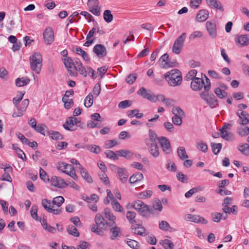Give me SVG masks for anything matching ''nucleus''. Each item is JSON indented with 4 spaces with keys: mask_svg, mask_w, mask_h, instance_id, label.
<instances>
[{
    "mask_svg": "<svg viewBox=\"0 0 249 249\" xmlns=\"http://www.w3.org/2000/svg\"><path fill=\"white\" fill-rule=\"evenodd\" d=\"M204 76L206 77V85L204 86V90L200 93V96L211 108H215L218 106V101L214 94L210 91L211 89L210 79L205 75Z\"/></svg>",
    "mask_w": 249,
    "mask_h": 249,
    "instance_id": "1",
    "label": "nucleus"
},
{
    "mask_svg": "<svg viewBox=\"0 0 249 249\" xmlns=\"http://www.w3.org/2000/svg\"><path fill=\"white\" fill-rule=\"evenodd\" d=\"M94 222L95 225L93 224L90 226L91 231L98 235H103V230H106L107 226H108L107 222L106 221L103 216L99 213L96 214Z\"/></svg>",
    "mask_w": 249,
    "mask_h": 249,
    "instance_id": "2",
    "label": "nucleus"
},
{
    "mask_svg": "<svg viewBox=\"0 0 249 249\" xmlns=\"http://www.w3.org/2000/svg\"><path fill=\"white\" fill-rule=\"evenodd\" d=\"M164 78L170 86H179L182 83V75L180 71L173 69L164 74Z\"/></svg>",
    "mask_w": 249,
    "mask_h": 249,
    "instance_id": "3",
    "label": "nucleus"
},
{
    "mask_svg": "<svg viewBox=\"0 0 249 249\" xmlns=\"http://www.w3.org/2000/svg\"><path fill=\"white\" fill-rule=\"evenodd\" d=\"M132 207L142 216L148 217L149 213L153 214L154 210L140 200L132 203Z\"/></svg>",
    "mask_w": 249,
    "mask_h": 249,
    "instance_id": "4",
    "label": "nucleus"
},
{
    "mask_svg": "<svg viewBox=\"0 0 249 249\" xmlns=\"http://www.w3.org/2000/svg\"><path fill=\"white\" fill-rule=\"evenodd\" d=\"M42 57L39 53H35L30 57L31 69L37 74L40 72L42 68Z\"/></svg>",
    "mask_w": 249,
    "mask_h": 249,
    "instance_id": "5",
    "label": "nucleus"
},
{
    "mask_svg": "<svg viewBox=\"0 0 249 249\" xmlns=\"http://www.w3.org/2000/svg\"><path fill=\"white\" fill-rule=\"evenodd\" d=\"M186 36V33H183L175 40L172 47V52L176 54L180 53L183 46Z\"/></svg>",
    "mask_w": 249,
    "mask_h": 249,
    "instance_id": "6",
    "label": "nucleus"
},
{
    "mask_svg": "<svg viewBox=\"0 0 249 249\" xmlns=\"http://www.w3.org/2000/svg\"><path fill=\"white\" fill-rule=\"evenodd\" d=\"M87 4L90 12L96 16L100 15L101 7L98 0H88Z\"/></svg>",
    "mask_w": 249,
    "mask_h": 249,
    "instance_id": "7",
    "label": "nucleus"
},
{
    "mask_svg": "<svg viewBox=\"0 0 249 249\" xmlns=\"http://www.w3.org/2000/svg\"><path fill=\"white\" fill-rule=\"evenodd\" d=\"M159 143L161 147L163 152L166 154L172 152V148L169 140L165 137H160L158 138Z\"/></svg>",
    "mask_w": 249,
    "mask_h": 249,
    "instance_id": "8",
    "label": "nucleus"
},
{
    "mask_svg": "<svg viewBox=\"0 0 249 249\" xmlns=\"http://www.w3.org/2000/svg\"><path fill=\"white\" fill-rule=\"evenodd\" d=\"M137 94L151 102H156V99L155 94L150 90H146L144 87H141L137 91Z\"/></svg>",
    "mask_w": 249,
    "mask_h": 249,
    "instance_id": "9",
    "label": "nucleus"
},
{
    "mask_svg": "<svg viewBox=\"0 0 249 249\" xmlns=\"http://www.w3.org/2000/svg\"><path fill=\"white\" fill-rule=\"evenodd\" d=\"M206 85V80L205 82L202 78H195L191 83V88L193 90L199 91L202 88L204 89V86Z\"/></svg>",
    "mask_w": 249,
    "mask_h": 249,
    "instance_id": "10",
    "label": "nucleus"
},
{
    "mask_svg": "<svg viewBox=\"0 0 249 249\" xmlns=\"http://www.w3.org/2000/svg\"><path fill=\"white\" fill-rule=\"evenodd\" d=\"M185 219L187 221L193 222L196 223H202L206 224L208 223L207 220L203 217L199 215L192 214H187L185 215Z\"/></svg>",
    "mask_w": 249,
    "mask_h": 249,
    "instance_id": "11",
    "label": "nucleus"
},
{
    "mask_svg": "<svg viewBox=\"0 0 249 249\" xmlns=\"http://www.w3.org/2000/svg\"><path fill=\"white\" fill-rule=\"evenodd\" d=\"M206 27L209 36L212 38H216L217 36V31L215 22L208 21L206 23Z\"/></svg>",
    "mask_w": 249,
    "mask_h": 249,
    "instance_id": "12",
    "label": "nucleus"
},
{
    "mask_svg": "<svg viewBox=\"0 0 249 249\" xmlns=\"http://www.w3.org/2000/svg\"><path fill=\"white\" fill-rule=\"evenodd\" d=\"M51 182L53 186L59 188H64L68 186L67 182L64 181L61 178L55 176L52 177Z\"/></svg>",
    "mask_w": 249,
    "mask_h": 249,
    "instance_id": "13",
    "label": "nucleus"
},
{
    "mask_svg": "<svg viewBox=\"0 0 249 249\" xmlns=\"http://www.w3.org/2000/svg\"><path fill=\"white\" fill-rule=\"evenodd\" d=\"M43 37L46 44H50L54 41V33L51 28H46L43 33Z\"/></svg>",
    "mask_w": 249,
    "mask_h": 249,
    "instance_id": "14",
    "label": "nucleus"
},
{
    "mask_svg": "<svg viewBox=\"0 0 249 249\" xmlns=\"http://www.w3.org/2000/svg\"><path fill=\"white\" fill-rule=\"evenodd\" d=\"M142 221L138 220V223L132 225L131 226V231L138 235L143 236L145 233V228L142 225Z\"/></svg>",
    "mask_w": 249,
    "mask_h": 249,
    "instance_id": "15",
    "label": "nucleus"
},
{
    "mask_svg": "<svg viewBox=\"0 0 249 249\" xmlns=\"http://www.w3.org/2000/svg\"><path fill=\"white\" fill-rule=\"evenodd\" d=\"M62 60L64 61L65 66L67 68L69 74L71 76H77V72H73L71 70V69L72 67L74 68V66H75L74 65L73 60L69 57L68 58H63Z\"/></svg>",
    "mask_w": 249,
    "mask_h": 249,
    "instance_id": "16",
    "label": "nucleus"
},
{
    "mask_svg": "<svg viewBox=\"0 0 249 249\" xmlns=\"http://www.w3.org/2000/svg\"><path fill=\"white\" fill-rule=\"evenodd\" d=\"M93 52L100 58H102L107 55L106 47L102 44H96L93 49Z\"/></svg>",
    "mask_w": 249,
    "mask_h": 249,
    "instance_id": "17",
    "label": "nucleus"
},
{
    "mask_svg": "<svg viewBox=\"0 0 249 249\" xmlns=\"http://www.w3.org/2000/svg\"><path fill=\"white\" fill-rule=\"evenodd\" d=\"M235 41L238 46H245L249 44V35H243L237 36Z\"/></svg>",
    "mask_w": 249,
    "mask_h": 249,
    "instance_id": "18",
    "label": "nucleus"
},
{
    "mask_svg": "<svg viewBox=\"0 0 249 249\" xmlns=\"http://www.w3.org/2000/svg\"><path fill=\"white\" fill-rule=\"evenodd\" d=\"M117 173L118 178L120 179L122 183H126L129 176L127 171L124 168H118Z\"/></svg>",
    "mask_w": 249,
    "mask_h": 249,
    "instance_id": "19",
    "label": "nucleus"
},
{
    "mask_svg": "<svg viewBox=\"0 0 249 249\" xmlns=\"http://www.w3.org/2000/svg\"><path fill=\"white\" fill-rule=\"evenodd\" d=\"M74 117H68L67 119L66 122L63 124V126L64 127V128L66 130L70 131H74L76 130L77 128L76 127V126L74 124Z\"/></svg>",
    "mask_w": 249,
    "mask_h": 249,
    "instance_id": "20",
    "label": "nucleus"
},
{
    "mask_svg": "<svg viewBox=\"0 0 249 249\" xmlns=\"http://www.w3.org/2000/svg\"><path fill=\"white\" fill-rule=\"evenodd\" d=\"M147 148L150 154L154 158H157L160 155V152L157 143L149 144L146 145Z\"/></svg>",
    "mask_w": 249,
    "mask_h": 249,
    "instance_id": "21",
    "label": "nucleus"
},
{
    "mask_svg": "<svg viewBox=\"0 0 249 249\" xmlns=\"http://www.w3.org/2000/svg\"><path fill=\"white\" fill-rule=\"evenodd\" d=\"M148 136L149 139H147L145 140L146 145H147V143H149L150 144L157 143L156 141L157 139L158 140L159 137H158V136L155 131L152 129L149 130Z\"/></svg>",
    "mask_w": 249,
    "mask_h": 249,
    "instance_id": "22",
    "label": "nucleus"
},
{
    "mask_svg": "<svg viewBox=\"0 0 249 249\" xmlns=\"http://www.w3.org/2000/svg\"><path fill=\"white\" fill-rule=\"evenodd\" d=\"M104 213L106 218H107L110 221L107 222L109 226H113L115 225V220L116 217L110 212L108 208H106L104 210Z\"/></svg>",
    "mask_w": 249,
    "mask_h": 249,
    "instance_id": "23",
    "label": "nucleus"
},
{
    "mask_svg": "<svg viewBox=\"0 0 249 249\" xmlns=\"http://www.w3.org/2000/svg\"><path fill=\"white\" fill-rule=\"evenodd\" d=\"M209 17V13L206 10H201L196 16V20L198 22L205 21Z\"/></svg>",
    "mask_w": 249,
    "mask_h": 249,
    "instance_id": "24",
    "label": "nucleus"
},
{
    "mask_svg": "<svg viewBox=\"0 0 249 249\" xmlns=\"http://www.w3.org/2000/svg\"><path fill=\"white\" fill-rule=\"evenodd\" d=\"M110 229V233L111 234L110 238L112 240H115L121 235L120 229L115 225Z\"/></svg>",
    "mask_w": 249,
    "mask_h": 249,
    "instance_id": "25",
    "label": "nucleus"
},
{
    "mask_svg": "<svg viewBox=\"0 0 249 249\" xmlns=\"http://www.w3.org/2000/svg\"><path fill=\"white\" fill-rule=\"evenodd\" d=\"M168 57L169 55L167 53H165L161 56L159 60V64L161 67L163 68H167L170 67H173L172 65H170L167 62Z\"/></svg>",
    "mask_w": 249,
    "mask_h": 249,
    "instance_id": "26",
    "label": "nucleus"
},
{
    "mask_svg": "<svg viewBox=\"0 0 249 249\" xmlns=\"http://www.w3.org/2000/svg\"><path fill=\"white\" fill-rule=\"evenodd\" d=\"M236 133L241 137H246L249 134V127L247 126H239L237 128Z\"/></svg>",
    "mask_w": 249,
    "mask_h": 249,
    "instance_id": "27",
    "label": "nucleus"
},
{
    "mask_svg": "<svg viewBox=\"0 0 249 249\" xmlns=\"http://www.w3.org/2000/svg\"><path fill=\"white\" fill-rule=\"evenodd\" d=\"M79 172L82 177L88 182L92 183L93 180L91 177L89 175L87 170L83 167H81L79 170Z\"/></svg>",
    "mask_w": 249,
    "mask_h": 249,
    "instance_id": "28",
    "label": "nucleus"
},
{
    "mask_svg": "<svg viewBox=\"0 0 249 249\" xmlns=\"http://www.w3.org/2000/svg\"><path fill=\"white\" fill-rule=\"evenodd\" d=\"M116 153L120 156L124 157L127 160H130L132 158L133 153L128 150H120L116 151Z\"/></svg>",
    "mask_w": 249,
    "mask_h": 249,
    "instance_id": "29",
    "label": "nucleus"
},
{
    "mask_svg": "<svg viewBox=\"0 0 249 249\" xmlns=\"http://www.w3.org/2000/svg\"><path fill=\"white\" fill-rule=\"evenodd\" d=\"M208 4L210 7L219 10L221 12L224 10L221 3L217 0H212Z\"/></svg>",
    "mask_w": 249,
    "mask_h": 249,
    "instance_id": "30",
    "label": "nucleus"
},
{
    "mask_svg": "<svg viewBox=\"0 0 249 249\" xmlns=\"http://www.w3.org/2000/svg\"><path fill=\"white\" fill-rule=\"evenodd\" d=\"M220 132L221 137L226 141H231L233 138V135L226 130L220 129Z\"/></svg>",
    "mask_w": 249,
    "mask_h": 249,
    "instance_id": "31",
    "label": "nucleus"
},
{
    "mask_svg": "<svg viewBox=\"0 0 249 249\" xmlns=\"http://www.w3.org/2000/svg\"><path fill=\"white\" fill-rule=\"evenodd\" d=\"M30 80L27 77L18 78L16 80V85L18 87H22L29 83Z\"/></svg>",
    "mask_w": 249,
    "mask_h": 249,
    "instance_id": "32",
    "label": "nucleus"
},
{
    "mask_svg": "<svg viewBox=\"0 0 249 249\" xmlns=\"http://www.w3.org/2000/svg\"><path fill=\"white\" fill-rule=\"evenodd\" d=\"M126 218L129 222L131 224H135L138 223V220L135 219L136 216V213L134 212L128 211L126 213Z\"/></svg>",
    "mask_w": 249,
    "mask_h": 249,
    "instance_id": "33",
    "label": "nucleus"
},
{
    "mask_svg": "<svg viewBox=\"0 0 249 249\" xmlns=\"http://www.w3.org/2000/svg\"><path fill=\"white\" fill-rule=\"evenodd\" d=\"M248 114L246 111H240V116L239 120L238 121V124L241 125L247 124L249 123V120L248 118Z\"/></svg>",
    "mask_w": 249,
    "mask_h": 249,
    "instance_id": "34",
    "label": "nucleus"
},
{
    "mask_svg": "<svg viewBox=\"0 0 249 249\" xmlns=\"http://www.w3.org/2000/svg\"><path fill=\"white\" fill-rule=\"evenodd\" d=\"M143 178V176L142 174L141 173H137L130 177L129 181L131 184H132L142 179Z\"/></svg>",
    "mask_w": 249,
    "mask_h": 249,
    "instance_id": "35",
    "label": "nucleus"
},
{
    "mask_svg": "<svg viewBox=\"0 0 249 249\" xmlns=\"http://www.w3.org/2000/svg\"><path fill=\"white\" fill-rule=\"evenodd\" d=\"M238 150L244 155L249 156V145L247 143H244L238 147Z\"/></svg>",
    "mask_w": 249,
    "mask_h": 249,
    "instance_id": "36",
    "label": "nucleus"
},
{
    "mask_svg": "<svg viewBox=\"0 0 249 249\" xmlns=\"http://www.w3.org/2000/svg\"><path fill=\"white\" fill-rule=\"evenodd\" d=\"M47 133L50 135L52 139L54 140H60L63 139L62 135L57 131H54L52 130L48 131Z\"/></svg>",
    "mask_w": 249,
    "mask_h": 249,
    "instance_id": "37",
    "label": "nucleus"
},
{
    "mask_svg": "<svg viewBox=\"0 0 249 249\" xmlns=\"http://www.w3.org/2000/svg\"><path fill=\"white\" fill-rule=\"evenodd\" d=\"M177 153L180 160H182L188 158L184 147H179L177 150Z\"/></svg>",
    "mask_w": 249,
    "mask_h": 249,
    "instance_id": "38",
    "label": "nucleus"
},
{
    "mask_svg": "<svg viewBox=\"0 0 249 249\" xmlns=\"http://www.w3.org/2000/svg\"><path fill=\"white\" fill-rule=\"evenodd\" d=\"M214 92L217 96V97L220 99H224L226 98L228 93L224 90H222L220 88L217 87L214 90Z\"/></svg>",
    "mask_w": 249,
    "mask_h": 249,
    "instance_id": "39",
    "label": "nucleus"
},
{
    "mask_svg": "<svg viewBox=\"0 0 249 249\" xmlns=\"http://www.w3.org/2000/svg\"><path fill=\"white\" fill-rule=\"evenodd\" d=\"M139 110L138 109H135L133 110H129L128 111L127 115L132 118L135 116L137 119L141 118L143 114L142 113H139Z\"/></svg>",
    "mask_w": 249,
    "mask_h": 249,
    "instance_id": "40",
    "label": "nucleus"
},
{
    "mask_svg": "<svg viewBox=\"0 0 249 249\" xmlns=\"http://www.w3.org/2000/svg\"><path fill=\"white\" fill-rule=\"evenodd\" d=\"M160 243L163 246L165 249H173L174 247V243L169 239H164L162 240Z\"/></svg>",
    "mask_w": 249,
    "mask_h": 249,
    "instance_id": "41",
    "label": "nucleus"
},
{
    "mask_svg": "<svg viewBox=\"0 0 249 249\" xmlns=\"http://www.w3.org/2000/svg\"><path fill=\"white\" fill-rule=\"evenodd\" d=\"M29 104V101L28 99H24L21 103V105H18L17 107L18 111L24 112L25 111L27 107Z\"/></svg>",
    "mask_w": 249,
    "mask_h": 249,
    "instance_id": "42",
    "label": "nucleus"
},
{
    "mask_svg": "<svg viewBox=\"0 0 249 249\" xmlns=\"http://www.w3.org/2000/svg\"><path fill=\"white\" fill-rule=\"evenodd\" d=\"M103 17L104 20L107 23L111 22L113 18L111 11L109 10H106L104 11L103 14Z\"/></svg>",
    "mask_w": 249,
    "mask_h": 249,
    "instance_id": "43",
    "label": "nucleus"
},
{
    "mask_svg": "<svg viewBox=\"0 0 249 249\" xmlns=\"http://www.w3.org/2000/svg\"><path fill=\"white\" fill-rule=\"evenodd\" d=\"M67 232L69 234H71L75 237L79 236V232L77 229L73 225H69L67 228Z\"/></svg>",
    "mask_w": 249,
    "mask_h": 249,
    "instance_id": "44",
    "label": "nucleus"
},
{
    "mask_svg": "<svg viewBox=\"0 0 249 249\" xmlns=\"http://www.w3.org/2000/svg\"><path fill=\"white\" fill-rule=\"evenodd\" d=\"M86 148L90 152L95 154L99 153L101 150V148L99 146L95 144L87 145Z\"/></svg>",
    "mask_w": 249,
    "mask_h": 249,
    "instance_id": "45",
    "label": "nucleus"
},
{
    "mask_svg": "<svg viewBox=\"0 0 249 249\" xmlns=\"http://www.w3.org/2000/svg\"><path fill=\"white\" fill-rule=\"evenodd\" d=\"M172 112L174 115L185 117V114L182 109L179 107H174L172 108Z\"/></svg>",
    "mask_w": 249,
    "mask_h": 249,
    "instance_id": "46",
    "label": "nucleus"
},
{
    "mask_svg": "<svg viewBox=\"0 0 249 249\" xmlns=\"http://www.w3.org/2000/svg\"><path fill=\"white\" fill-rule=\"evenodd\" d=\"M93 95L90 93L85 99L84 106L86 107H90L93 104Z\"/></svg>",
    "mask_w": 249,
    "mask_h": 249,
    "instance_id": "47",
    "label": "nucleus"
},
{
    "mask_svg": "<svg viewBox=\"0 0 249 249\" xmlns=\"http://www.w3.org/2000/svg\"><path fill=\"white\" fill-rule=\"evenodd\" d=\"M111 204L112 205L113 209L115 211H118L120 212H122V211H123V208L121 206L120 204L116 200V199H114L112 201Z\"/></svg>",
    "mask_w": 249,
    "mask_h": 249,
    "instance_id": "48",
    "label": "nucleus"
},
{
    "mask_svg": "<svg viewBox=\"0 0 249 249\" xmlns=\"http://www.w3.org/2000/svg\"><path fill=\"white\" fill-rule=\"evenodd\" d=\"M41 204L44 208L48 212H50L49 209H52L53 206L51 205L50 200H48L47 199H43L42 200Z\"/></svg>",
    "mask_w": 249,
    "mask_h": 249,
    "instance_id": "49",
    "label": "nucleus"
},
{
    "mask_svg": "<svg viewBox=\"0 0 249 249\" xmlns=\"http://www.w3.org/2000/svg\"><path fill=\"white\" fill-rule=\"evenodd\" d=\"M64 202V198L61 196H58L54 197L53 201L52 203L53 205L60 207Z\"/></svg>",
    "mask_w": 249,
    "mask_h": 249,
    "instance_id": "50",
    "label": "nucleus"
},
{
    "mask_svg": "<svg viewBox=\"0 0 249 249\" xmlns=\"http://www.w3.org/2000/svg\"><path fill=\"white\" fill-rule=\"evenodd\" d=\"M152 208L154 210V212L155 210L161 212L162 210V206L161 201L159 199L155 200L153 203V208Z\"/></svg>",
    "mask_w": 249,
    "mask_h": 249,
    "instance_id": "51",
    "label": "nucleus"
},
{
    "mask_svg": "<svg viewBox=\"0 0 249 249\" xmlns=\"http://www.w3.org/2000/svg\"><path fill=\"white\" fill-rule=\"evenodd\" d=\"M212 151L214 155H217L222 148V144L220 143H212L211 144Z\"/></svg>",
    "mask_w": 249,
    "mask_h": 249,
    "instance_id": "52",
    "label": "nucleus"
},
{
    "mask_svg": "<svg viewBox=\"0 0 249 249\" xmlns=\"http://www.w3.org/2000/svg\"><path fill=\"white\" fill-rule=\"evenodd\" d=\"M39 176L40 178L44 182L49 181L50 179L48 175L46 172L41 168L39 169Z\"/></svg>",
    "mask_w": 249,
    "mask_h": 249,
    "instance_id": "53",
    "label": "nucleus"
},
{
    "mask_svg": "<svg viewBox=\"0 0 249 249\" xmlns=\"http://www.w3.org/2000/svg\"><path fill=\"white\" fill-rule=\"evenodd\" d=\"M153 194V192L151 190H147L141 192L139 194V197L141 199H145L150 197Z\"/></svg>",
    "mask_w": 249,
    "mask_h": 249,
    "instance_id": "54",
    "label": "nucleus"
},
{
    "mask_svg": "<svg viewBox=\"0 0 249 249\" xmlns=\"http://www.w3.org/2000/svg\"><path fill=\"white\" fill-rule=\"evenodd\" d=\"M197 74V71L196 70H192L188 72L185 76V79L187 81L193 80L196 78V76Z\"/></svg>",
    "mask_w": 249,
    "mask_h": 249,
    "instance_id": "55",
    "label": "nucleus"
},
{
    "mask_svg": "<svg viewBox=\"0 0 249 249\" xmlns=\"http://www.w3.org/2000/svg\"><path fill=\"white\" fill-rule=\"evenodd\" d=\"M25 94V91H20V96L18 97H16L13 99V103L14 104L15 106L17 107L18 106V103L21 101L23 98V97Z\"/></svg>",
    "mask_w": 249,
    "mask_h": 249,
    "instance_id": "56",
    "label": "nucleus"
},
{
    "mask_svg": "<svg viewBox=\"0 0 249 249\" xmlns=\"http://www.w3.org/2000/svg\"><path fill=\"white\" fill-rule=\"evenodd\" d=\"M62 172L69 175L75 180H77L78 179V177L75 174V170L73 166L71 167V168L70 169V171H63Z\"/></svg>",
    "mask_w": 249,
    "mask_h": 249,
    "instance_id": "57",
    "label": "nucleus"
},
{
    "mask_svg": "<svg viewBox=\"0 0 249 249\" xmlns=\"http://www.w3.org/2000/svg\"><path fill=\"white\" fill-rule=\"evenodd\" d=\"M203 36V34L201 32L199 31H194L192 33L189 37V39L191 40L194 39L196 38H201Z\"/></svg>",
    "mask_w": 249,
    "mask_h": 249,
    "instance_id": "58",
    "label": "nucleus"
},
{
    "mask_svg": "<svg viewBox=\"0 0 249 249\" xmlns=\"http://www.w3.org/2000/svg\"><path fill=\"white\" fill-rule=\"evenodd\" d=\"M62 101L64 103V107L66 109H69L71 107L72 104H73L72 99H68L66 97H63Z\"/></svg>",
    "mask_w": 249,
    "mask_h": 249,
    "instance_id": "59",
    "label": "nucleus"
},
{
    "mask_svg": "<svg viewBox=\"0 0 249 249\" xmlns=\"http://www.w3.org/2000/svg\"><path fill=\"white\" fill-rule=\"evenodd\" d=\"M196 147L199 150H201L204 153L206 152L208 150V146L207 144L202 141L197 143Z\"/></svg>",
    "mask_w": 249,
    "mask_h": 249,
    "instance_id": "60",
    "label": "nucleus"
},
{
    "mask_svg": "<svg viewBox=\"0 0 249 249\" xmlns=\"http://www.w3.org/2000/svg\"><path fill=\"white\" fill-rule=\"evenodd\" d=\"M45 128H47V126L45 124H38V125L36 126V127L34 128V129L37 131V132L45 135Z\"/></svg>",
    "mask_w": 249,
    "mask_h": 249,
    "instance_id": "61",
    "label": "nucleus"
},
{
    "mask_svg": "<svg viewBox=\"0 0 249 249\" xmlns=\"http://www.w3.org/2000/svg\"><path fill=\"white\" fill-rule=\"evenodd\" d=\"M127 244L129 247L133 249H138L139 248V244L136 240L129 239L127 241Z\"/></svg>",
    "mask_w": 249,
    "mask_h": 249,
    "instance_id": "62",
    "label": "nucleus"
},
{
    "mask_svg": "<svg viewBox=\"0 0 249 249\" xmlns=\"http://www.w3.org/2000/svg\"><path fill=\"white\" fill-rule=\"evenodd\" d=\"M182 117H183V116L174 115L172 119L173 124L177 125H180L182 122Z\"/></svg>",
    "mask_w": 249,
    "mask_h": 249,
    "instance_id": "63",
    "label": "nucleus"
},
{
    "mask_svg": "<svg viewBox=\"0 0 249 249\" xmlns=\"http://www.w3.org/2000/svg\"><path fill=\"white\" fill-rule=\"evenodd\" d=\"M137 78V75L135 73L129 74L126 77V82L129 84H132L135 81Z\"/></svg>",
    "mask_w": 249,
    "mask_h": 249,
    "instance_id": "64",
    "label": "nucleus"
}]
</instances>
